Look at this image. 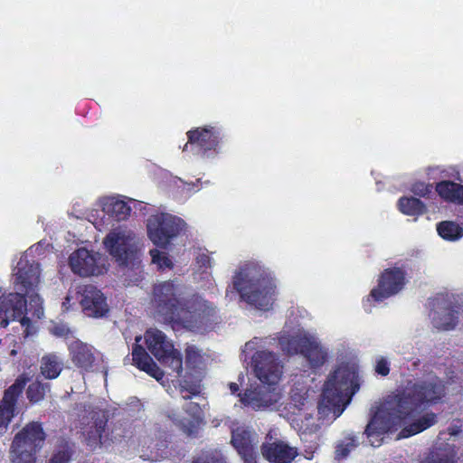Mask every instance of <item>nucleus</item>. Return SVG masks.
I'll use <instances>...</instances> for the list:
<instances>
[{"instance_id":"obj_22","label":"nucleus","mask_w":463,"mask_h":463,"mask_svg":"<svg viewBox=\"0 0 463 463\" xmlns=\"http://www.w3.org/2000/svg\"><path fill=\"white\" fill-rule=\"evenodd\" d=\"M128 203H134V201L132 199L126 201L121 196L104 197L99 201L102 213L117 220H125L129 216L131 206Z\"/></svg>"},{"instance_id":"obj_37","label":"nucleus","mask_w":463,"mask_h":463,"mask_svg":"<svg viewBox=\"0 0 463 463\" xmlns=\"http://www.w3.org/2000/svg\"><path fill=\"white\" fill-rule=\"evenodd\" d=\"M45 393L44 386L40 383H32L27 391V396L29 400L33 402H37L41 401Z\"/></svg>"},{"instance_id":"obj_42","label":"nucleus","mask_w":463,"mask_h":463,"mask_svg":"<svg viewBox=\"0 0 463 463\" xmlns=\"http://www.w3.org/2000/svg\"><path fill=\"white\" fill-rule=\"evenodd\" d=\"M180 392H181V394H182L184 399H189L192 396L196 395L197 393H199L200 392V388H199V385H197V384H193V385H191L189 387H187L184 384H181L180 385Z\"/></svg>"},{"instance_id":"obj_34","label":"nucleus","mask_w":463,"mask_h":463,"mask_svg":"<svg viewBox=\"0 0 463 463\" xmlns=\"http://www.w3.org/2000/svg\"><path fill=\"white\" fill-rule=\"evenodd\" d=\"M421 462L455 463L456 462V452L452 449L448 451L444 450V451L432 452L429 457H427Z\"/></svg>"},{"instance_id":"obj_28","label":"nucleus","mask_w":463,"mask_h":463,"mask_svg":"<svg viewBox=\"0 0 463 463\" xmlns=\"http://www.w3.org/2000/svg\"><path fill=\"white\" fill-rule=\"evenodd\" d=\"M37 450L24 447L22 443L13 441L10 457L13 463H35Z\"/></svg>"},{"instance_id":"obj_36","label":"nucleus","mask_w":463,"mask_h":463,"mask_svg":"<svg viewBox=\"0 0 463 463\" xmlns=\"http://www.w3.org/2000/svg\"><path fill=\"white\" fill-rule=\"evenodd\" d=\"M290 402L297 409H300L307 402V390L304 387L295 388L290 392Z\"/></svg>"},{"instance_id":"obj_12","label":"nucleus","mask_w":463,"mask_h":463,"mask_svg":"<svg viewBox=\"0 0 463 463\" xmlns=\"http://www.w3.org/2000/svg\"><path fill=\"white\" fill-rule=\"evenodd\" d=\"M69 264L75 274L82 277L99 276L109 269L108 258L87 248L74 250L70 255Z\"/></svg>"},{"instance_id":"obj_21","label":"nucleus","mask_w":463,"mask_h":463,"mask_svg":"<svg viewBox=\"0 0 463 463\" xmlns=\"http://www.w3.org/2000/svg\"><path fill=\"white\" fill-rule=\"evenodd\" d=\"M141 335L136 336V346L133 348L132 356L134 364L142 371L146 372L156 380L160 381L164 373L160 368L156 364L145 349L138 345L141 340Z\"/></svg>"},{"instance_id":"obj_45","label":"nucleus","mask_w":463,"mask_h":463,"mask_svg":"<svg viewBox=\"0 0 463 463\" xmlns=\"http://www.w3.org/2000/svg\"><path fill=\"white\" fill-rule=\"evenodd\" d=\"M196 262L201 267L210 268L211 267V258L204 253L199 254L196 258Z\"/></svg>"},{"instance_id":"obj_39","label":"nucleus","mask_w":463,"mask_h":463,"mask_svg":"<svg viewBox=\"0 0 463 463\" xmlns=\"http://www.w3.org/2000/svg\"><path fill=\"white\" fill-rule=\"evenodd\" d=\"M431 189H432L431 184H425L423 182L415 183L411 186V192L414 194H416L418 196H421V197L427 196L431 192Z\"/></svg>"},{"instance_id":"obj_15","label":"nucleus","mask_w":463,"mask_h":463,"mask_svg":"<svg viewBox=\"0 0 463 463\" xmlns=\"http://www.w3.org/2000/svg\"><path fill=\"white\" fill-rule=\"evenodd\" d=\"M80 307L84 314L90 317H101L109 311L104 295L100 290L91 285H83Z\"/></svg>"},{"instance_id":"obj_27","label":"nucleus","mask_w":463,"mask_h":463,"mask_svg":"<svg viewBox=\"0 0 463 463\" xmlns=\"http://www.w3.org/2000/svg\"><path fill=\"white\" fill-rule=\"evenodd\" d=\"M398 209L405 215L415 218L426 213V205L420 199L415 197H402L397 203Z\"/></svg>"},{"instance_id":"obj_32","label":"nucleus","mask_w":463,"mask_h":463,"mask_svg":"<svg viewBox=\"0 0 463 463\" xmlns=\"http://www.w3.org/2000/svg\"><path fill=\"white\" fill-rule=\"evenodd\" d=\"M358 442L354 436L345 437L335 448V458L342 460L347 458L349 453L356 448Z\"/></svg>"},{"instance_id":"obj_20","label":"nucleus","mask_w":463,"mask_h":463,"mask_svg":"<svg viewBox=\"0 0 463 463\" xmlns=\"http://www.w3.org/2000/svg\"><path fill=\"white\" fill-rule=\"evenodd\" d=\"M232 443L241 458L254 454L258 444L257 434L244 427L232 430Z\"/></svg>"},{"instance_id":"obj_13","label":"nucleus","mask_w":463,"mask_h":463,"mask_svg":"<svg viewBox=\"0 0 463 463\" xmlns=\"http://www.w3.org/2000/svg\"><path fill=\"white\" fill-rule=\"evenodd\" d=\"M241 402L252 410H265L279 402L281 399V392L279 387H269L260 382H253L239 393Z\"/></svg>"},{"instance_id":"obj_31","label":"nucleus","mask_w":463,"mask_h":463,"mask_svg":"<svg viewBox=\"0 0 463 463\" xmlns=\"http://www.w3.org/2000/svg\"><path fill=\"white\" fill-rule=\"evenodd\" d=\"M432 322L437 328L449 330L456 326L457 317L450 311L444 310L442 312H435L432 317Z\"/></svg>"},{"instance_id":"obj_46","label":"nucleus","mask_w":463,"mask_h":463,"mask_svg":"<svg viewBox=\"0 0 463 463\" xmlns=\"http://www.w3.org/2000/svg\"><path fill=\"white\" fill-rule=\"evenodd\" d=\"M90 221L95 225V227L99 230H101L104 226V222L103 220L101 219L100 221H99L97 218L94 217V215H90Z\"/></svg>"},{"instance_id":"obj_25","label":"nucleus","mask_w":463,"mask_h":463,"mask_svg":"<svg viewBox=\"0 0 463 463\" xmlns=\"http://www.w3.org/2000/svg\"><path fill=\"white\" fill-rule=\"evenodd\" d=\"M63 361L56 354H48L42 358L41 373L47 379H55L61 373Z\"/></svg>"},{"instance_id":"obj_9","label":"nucleus","mask_w":463,"mask_h":463,"mask_svg":"<svg viewBox=\"0 0 463 463\" xmlns=\"http://www.w3.org/2000/svg\"><path fill=\"white\" fill-rule=\"evenodd\" d=\"M185 226L184 221L175 215L167 213L153 214L147 219V236L155 245L166 248Z\"/></svg>"},{"instance_id":"obj_26","label":"nucleus","mask_w":463,"mask_h":463,"mask_svg":"<svg viewBox=\"0 0 463 463\" xmlns=\"http://www.w3.org/2000/svg\"><path fill=\"white\" fill-rule=\"evenodd\" d=\"M91 420H93V421L88 423L87 426L83 428L82 433L87 444L91 448H95L100 442L101 435L105 428V420L102 418H95L94 416Z\"/></svg>"},{"instance_id":"obj_16","label":"nucleus","mask_w":463,"mask_h":463,"mask_svg":"<svg viewBox=\"0 0 463 463\" xmlns=\"http://www.w3.org/2000/svg\"><path fill=\"white\" fill-rule=\"evenodd\" d=\"M68 349L73 364L85 371L90 370L99 358V353L91 345L80 340L71 341Z\"/></svg>"},{"instance_id":"obj_47","label":"nucleus","mask_w":463,"mask_h":463,"mask_svg":"<svg viewBox=\"0 0 463 463\" xmlns=\"http://www.w3.org/2000/svg\"><path fill=\"white\" fill-rule=\"evenodd\" d=\"M244 463H257L256 452L242 458Z\"/></svg>"},{"instance_id":"obj_50","label":"nucleus","mask_w":463,"mask_h":463,"mask_svg":"<svg viewBox=\"0 0 463 463\" xmlns=\"http://www.w3.org/2000/svg\"><path fill=\"white\" fill-rule=\"evenodd\" d=\"M305 458L307 459H311L313 458V452H306Z\"/></svg>"},{"instance_id":"obj_4","label":"nucleus","mask_w":463,"mask_h":463,"mask_svg":"<svg viewBox=\"0 0 463 463\" xmlns=\"http://www.w3.org/2000/svg\"><path fill=\"white\" fill-rule=\"evenodd\" d=\"M337 364L325 382L318 413L324 419L334 420L339 417L359 389L358 366L348 354L336 352Z\"/></svg>"},{"instance_id":"obj_14","label":"nucleus","mask_w":463,"mask_h":463,"mask_svg":"<svg viewBox=\"0 0 463 463\" xmlns=\"http://www.w3.org/2000/svg\"><path fill=\"white\" fill-rule=\"evenodd\" d=\"M30 376L22 374L15 383L11 385L5 392L3 400L0 402V433L5 431L14 416V410L16 399L22 392Z\"/></svg>"},{"instance_id":"obj_8","label":"nucleus","mask_w":463,"mask_h":463,"mask_svg":"<svg viewBox=\"0 0 463 463\" xmlns=\"http://www.w3.org/2000/svg\"><path fill=\"white\" fill-rule=\"evenodd\" d=\"M103 245L118 265H128L139 249V238L132 229L118 226L106 235Z\"/></svg>"},{"instance_id":"obj_44","label":"nucleus","mask_w":463,"mask_h":463,"mask_svg":"<svg viewBox=\"0 0 463 463\" xmlns=\"http://www.w3.org/2000/svg\"><path fill=\"white\" fill-rule=\"evenodd\" d=\"M50 332L56 336H66L70 333V329L66 325L54 324L51 326Z\"/></svg>"},{"instance_id":"obj_3","label":"nucleus","mask_w":463,"mask_h":463,"mask_svg":"<svg viewBox=\"0 0 463 463\" xmlns=\"http://www.w3.org/2000/svg\"><path fill=\"white\" fill-rule=\"evenodd\" d=\"M184 295V286L176 281L156 284L150 302L151 314L174 329L201 331L210 327L216 318L215 307L201 297L186 299Z\"/></svg>"},{"instance_id":"obj_10","label":"nucleus","mask_w":463,"mask_h":463,"mask_svg":"<svg viewBox=\"0 0 463 463\" xmlns=\"http://www.w3.org/2000/svg\"><path fill=\"white\" fill-rule=\"evenodd\" d=\"M144 339L146 348L158 361L169 366L177 374L180 373L182 371L181 354L165 333L156 328H149L144 334Z\"/></svg>"},{"instance_id":"obj_7","label":"nucleus","mask_w":463,"mask_h":463,"mask_svg":"<svg viewBox=\"0 0 463 463\" xmlns=\"http://www.w3.org/2000/svg\"><path fill=\"white\" fill-rule=\"evenodd\" d=\"M266 345L265 339L254 337L244 345L242 356L244 361L250 358V366L259 382L269 387H278L283 365L276 354L264 349Z\"/></svg>"},{"instance_id":"obj_48","label":"nucleus","mask_w":463,"mask_h":463,"mask_svg":"<svg viewBox=\"0 0 463 463\" xmlns=\"http://www.w3.org/2000/svg\"><path fill=\"white\" fill-rule=\"evenodd\" d=\"M229 388L232 393H236L239 391V384L236 383H231Z\"/></svg>"},{"instance_id":"obj_24","label":"nucleus","mask_w":463,"mask_h":463,"mask_svg":"<svg viewBox=\"0 0 463 463\" xmlns=\"http://www.w3.org/2000/svg\"><path fill=\"white\" fill-rule=\"evenodd\" d=\"M435 190L444 201L463 204V185L451 181H441L436 184Z\"/></svg>"},{"instance_id":"obj_18","label":"nucleus","mask_w":463,"mask_h":463,"mask_svg":"<svg viewBox=\"0 0 463 463\" xmlns=\"http://www.w3.org/2000/svg\"><path fill=\"white\" fill-rule=\"evenodd\" d=\"M191 145H197L203 152L216 150L222 139L221 129L215 127L198 128L187 133Z\"/></svg>"},{"instance_id":"obj_11","label":"nucleus","mask_w":463,"mask_h":463,"mask_svg":"<svg viewBox=\"0 0 463 463\" xmlns=\"http://www.w3.org/2000/svg\"><path fill=\"white\" fill-rule=\"evenodd\" d=\"M405 273L399 268L385 269L378 279L377 287L373 288L364 300V309L371 312L373 302H381L398 294L405 286Z\"/></svg>"},{"instance_id":"obj_6","label":"nucleus","mask_w":463,"mask_h":463,"mask_svg":"<svg viewBox=\"0 0 463 463\" xmlns=\"http://www.w3.org/2000/svg\"><path fill=\"white\" fill-rule=\"evenodd\" d=\"M279 344L281 350L288 354L299 353L313 370L322 368L331 358L329 347L315 334L303 329L281 332Z\"/></svg>"},{"instance_id":"obj_35","label":"nucleus","mask_w":463,"mask_h":463,"mask_svg":"<svg viewBox=\"0 0 463 463\" xmlns=\"http://www.w3.org/2000/svg\"><path fill=\"white\" fill-rule=\"evenodd\" d=\"M149 253L152 263L156 265L158 269L164 270L172 269L173 262L165 252L160 251L157 249H153L150 250Z\"/></svg>"},{"instance_id":"obj_52","label":"nucleus","mask_w":463,"mask_h":463,"mask_svg":"<svg viewBox=\"0 0 463 463\" xmlns=\"http://www.w3.org/2000/svg\"><path fill=\"white\" fill-rule=\"evenodd\" d=\"M457 432H458V431H456V430H450V432H449V433H450L451 435H455V434H457Z\"/></svg>"},{"instance_id":"obj_41","label":"nucleus","mask_w":463,"mask_h":463,"mask_svg":"<svg viewBox=\"0 0 463 463\" xmlns=\"http://www.w3.org/2000/svg\"><path fill=\"white\" fill-rule=\"evenodd\" d=\"M194 463H226L220 455L205 454L198 457Z\"/></svg>"},{"instance_id":"obj_33","label":"nucleus","mask_w":463,"mask_h":463,"mask_svg":"<svg viewBox=\"0 0 463 463\" xmlns=\"http://www.w3.org/2000/svg\"><path fill=\"white\" fill-rule=\"evenodd\" d=\"M82 294L83 285L70 288L64 301L62 302V308L64 310H70L76 307L78 303L80 305Z\"/></svg>"},{"instance_id":"obj_17","label":"nucleus","mask_w":463,"mask_h":463,"mask_svg":"<svg viewBox=\"0 0 463 463\" xmlns=\"http://www.w3.org/2000/svg\"><path fill=\"white\" fill-rule=\"evenodd\" d=\"M263 457L272 463H290L298 455L296 447L282 440L267 441L261 447Z\"/></svg>"},{"instance_id":"obj_19","label":"nucleus","mask_w":463,"mask_h":463,"mask_svg":"<svg viewBox=\"0 0 463 463\" xmlns=\"http://www.w3.org/2000/svg\"><path fill=\"white\" fill-rule=\"evenodd\" d=\"M45 433L41 424L30 422L25 425L15 436L14 441L22 443L24 447L39 450L45 440Z\"/></svg>"},{"instance_id":"obj_1","label":"nucleus","mask_w":463,"mask_h":463,"mask_svg":"<svg viewBox=\"0 0 463 463\" xmlns=\"http://www.w3.org/2000/svg\"><path fill=\"white\" fill-rule=\"evenodd\" d=\"M443 394L444 386L433 374L409 383L401 394L388 397L378 407L365 430L370 445L380 447L384 434L396 426L406 425L399 433V439L418 434L432 426L435 422L433 413H426L419 419H415V415Z\"/></svg>"},{"instance_id":"obj_40","label":"nucleus","mask_w":463,"mask_h":463,"mask_svg":"<svg viewBox=\"0 0 463 463\" xmlns=\"http://www.w3.org/2000/svg\"><path fill=\"white\" fill-rule=\"evenodd\" d=\"M375 371L377 373L386 376L390 372V363L384 357H378L376 359Z\"/></svg>"},{"instance_id":"obj_30","label":"nucleus","mask_w":463,"mask_h":463,"mask_svg":"<svg viewBox=\"0 0 463 463\" xmlns=\"http://www.w3.org/2000/svg\"><path fill=\"white\" fill-rule=\"evenodd\" d=\"M71 456V448L68 441L58 439L55 441L54 450L49 463H68Z\"/></svg>"},{"instance_id":"obj_51","label":"nucleus","mask_w":463,"mask_h":463,"mask_svg":"<svg viewBox=\"0 0 463 463\" xmlns=\"http://www.w3.org/2000/svg\"><path fill=\"white\" fill-rule=\"evenodd\" d=\"M11 354H12V355H15V354H16V351H15L14 349V350H12V351H11Z\"/></svg>"},{"instance_id":"obj_49","label":"nucleus","mask_w":463,"mask_h":463,"mask_svg":"<svg viewBox=\"0 0 463 463\" xmlns=\"http://www.w3.org/2000/svg\"><path fill=\"white\" fill-rule=\"evenodd\" d=\"M245 380V375L244 374H240L239 377H238V381L240 382V383L241 384Z\"/></svg>"},{"instance_id":"obj_23","label":"nucleus","mask_w":463,"mask_h":463,"mask_svg":"<svg viewBox=\"0 0 463 463\" xmlns=\"http://www.w3.org/2000/svg\"><path fill=\"white\" fill-rule=\"evenodd\" d=\"M188 417H184L176 420L177 426L188 436L197 433L201 425L203 415L202 410L197 403L190 402L185 408Z\"/></svg>"},{"instance_id":"obj_5","label":"nucleus","mask_w":463,"mask_h":463,"mask_svg":"<svg viewBox=\"0 0 463 463\" xmlns=\"http://www.w3.org/2000/svg\"><path fill=\"white\" fill-rule=\"evenodd\" d=\"M232 285L242 301L255 309L272 308L277 296L278 279L273 271L257 261L241 264L236 270Z\"/></svg>"},{"instance_id":"obj_2","label":"nucleus","mask_w":463,"mask_h":463,"mask_svg":"<svg viewBox=\"0 0 463 463\" xmlns=\"http://www.w3.org/2000/svg\"><path fill=\"white\" fill-rule=\"evenodd\" d=\"M38 246L31 247L17 259L13 269L14 284L20 292L0 297V327L11 321L18 320L24 328V336L33 334L32 318L41 319L44 316L43 299L34 292L40 283V266L33 260Z\"/></svg>"},{"instance_id":"obj_38","label":"nucleus","mask_w":463,"mask_h":463,"mask_svg":"<svg viewBox=\"0 0 463 463\" xmlns=\"http://www.w3.org/2000/svg\"><path fill=\"white\" fill-rule=\"evenodd\" d=\"M202 359L200 351L194 346H188L186 348V361L188 364L197 366Z\"/></svg>"},{"instance_id":"obj_43","label":"nucleus","mask_w":463,"mask_h":463,"mask_svg":"<svg viewBox=\"0 0 463 463\" xmlns=\"http://www.w3.org/2000/svg\"><path fill=\"white\" fill-rule=\"evenodd\" d=\"M166 447V440H159L155 443H152L148 446V448L151 449V452L155 451L156 455H151L148 457L151 460L157 459L158 457H162L163 455L159 451H163V449Z\"/></svg>"},{"instance_id":"obj_29","label":"nucleus","mask_w":463,"mask_h":463,"mask_svg":"<svg viewBox=\"0 0 463 463\" xmlns=\"http://www.w3.org/2000/svg\"><path fill=\"white\" fill-rule=\"evenodd\" d=\"M439 235L447 241H458L463 237V228L454 222L444 221L437 225Z\"/></svg>"}]
</instances>
